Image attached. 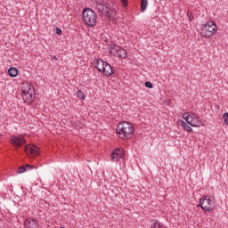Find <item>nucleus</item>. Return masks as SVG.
<instances>
[{
  "instance_id": "f257e3e1",
  "label": "nucleus",
  "mask_w": 228,
  "mask_h": 228,
  "mask_svg": "<svg viewBox=\"0 0 228 228\" xmlns=\"http://www.w3.org/2000/svg\"><path fill=\"white\" fill-rule=\"evenodd\" d=\"M116 133L122 140H131L133 133H134V126L129 122L123 121L117 126Z\"/></svg>"
},
{
  "instance_id": "f03ea898",
  "label": "nucleus",
  "mask_w": 228,
  "mask_h": 228,
  "mask_svg": "<svg viewBox=\"0 0 228 228\" xmlns=\"http://www.w3.org/2000/svg\"><path fill=\"white\" fill-rule=\"evenodd\" d=\"M94 67L99 72H102V74L107 77L113 76L115 72L113 70V67L102 59L94 61Z\"/></svg>"
},
{
  "instance_id": "7ed1b4c3",
  "label": "nucleus",
  "mask_w": 228,
  "mask_h": 228,
  "mask_svg": "<svg viewBox=\"0 0 228 228\" xmlns=\"http://www.w3.org/2000/svg\"><path fill=\"white\" fill-rule=\"evenodd\" d=\"M83 20L89 28H94L97 22V14L90 8H85L83 10Z\"/></svg>"
},
{
  "instance_id": "20e7f679",
  "label": "nucleus",
  "mask_w": 228,
  "mask_h": 228,
  "mask_svg": "<svg viewBox=\"0 0 228 228\" xmlns=\"http://www.w3.org/2000/svg\"><path fill=\"white\" fill-rule=\"evenodd\" d=\"M216 31H218V28L215 21H208L201 26V35L204 38H211L212 37H215Z\"/></svg>"
},
{
  "instance_id": "39448f33",
  "label": "nucleus",
  "mask_w": 228,
  "mask_h": 228,
  "mask_svg": "<svg viewBox=\"0 0 228 228\" xmlns=\"http://www.w3.org/2000/svg\"><path fill=\"white\" fill-rule=\"evenodd\" d=\"M21 90L24 102L31 104L33 102V96L35 95V87H33L31 83H26L23 85Z\"/></svg>"
},
{
  "instance_id": "423d86ee",
  "label": "nucleus",
  "mask_w": 228,
  "mask_h": 228,
  "mask_svg": "<svg viewBox=\"0 0 228 228\" xmlns=\"http://www.w3.org/2000/svg\"><path fill=\"white\" fill-rule=\"evenodd\" d=\"M95 10L101 15H105V17H111V8L108 3H105L104 0H96L95 1Z\"/></svg>"
},
{
  "instance_id": "0eeeda50",
  "label": "nucleus",
  "mask_w": 228,
  "mask_h": 228,
  "mask_svg": "<svg viewBox=\"0 0 228 228\" xmlns=\"http://www.w3.org/2000/svg\"><path fill=\"white\" fill-rule=\"evenodd\" d=\"M110 54L117 56L120 60H126L127 58V52L126 51V49H124L117 45H110Z\"/></svg>"
},
{
  "instance_id": "6e6552de",
  "label": "nucleus",
  "mask_w": 228,
  "mask_h": 228,
  "mask_svg": "<svg viewBox=\"0 0 228 228\" xmlns=\"http://www.w3.org/2000/svg\"><path fill=\"white\" fill-rule=\"evenodd\" d=\"M200 206L201 209H203V211L211 212L213 211V209H215V207L213 206V201L208 197H204L200 200V204L198 205V208Z\"/></svg>"
},
{
  "instance_id": "1a4fd4ad",
  "label": "nucleus",
  "mask_w": 228,
  "mask_h": 228,
  "mask_svg": "<svg viewBox=\"0 0 228 228\" xmlns=\"http://www.w3.org/2000/svg\"><path fill=\"white\" fill-rule=\"evenodd\" d=\"M25 152L28 156H38L40 154L39 148L32 144L25 146Z\"/></svg>"
},
{
  "instance_id": "9d476101",
  "label": "nucleus",
  "mask_w": 228,
  "mask_h": 228,
  "mask_svg": "<svg viewBox=\"0 0 228 228\" xmlns=\"http://www.w3.org/2000/svg\"><path fill=\"white\" fill-rule=\"evenodd\" d=\"M24 227L25 228H39L40 223H38V220L30 217L24 221Z\"/></svg>"
},
{
  "instance_id": "9b49d317",
  "label": "nucleus",
  "mask_w": 228,
  "mask_h": 228,
  "mask_svg": "<svg viewBox=\"0 0 228 228\" xmlns=\"http://www.w3.org/2000/svg\"><path fill=\"white\" fill-rule=\"evenodd\" d=\"M11 143L12 145H15L16 147H22V145L26 143V139H24V137L21 135L12 136L11 138Z\"/></svg>"
},
{
  "instance_id": "f8f14e48",
  "label": "nucleus",
  "mask_w": 228,
  "mask_h": 228,
  "mask_svg": "<svg viewBox=\"0 0 228 228\" xmlns=\"http://www.w3.org/2000/svg\"><path fill=\"white\" fill-rule=\"evenodd\" d=\"M35 168V166L27 164L25 166H21L18 168L17 174H24V172H28V170H33Z\"/></svg>"
},
{
  "instance_id": "ddd939ff",
  "label": "nucleus",
  "mask_w": 228,
  "mask_h": 228,
  "mask_svg": "<svg viewBox=\"0 0 228 228\" xmlns=\"http://www.w3.org/2000/svg\"><path fill=\"white\" fill-rule=\"evenodd\" d=\"M8 74L11 77H17V76H19V69L15 67H11L8 69Z\"/></svg>"
},
{
  "instance_id": "4468645a",
  "label": "nucleus",
  "mask_w": 228,
  "mask_h": 228,
  "mask_svg": "<svg viewBox=\"0 0 228 228\" xmlns=\"http://www.w3.org/2000/svg\"><path fill=\"white\" fill-rule=\"evenodd\" d=\"M180 126H181V127H183V129H185V131H187V133H191V131H193V128H191V126H190V125H188V123L184 122V120L180 121Z\"/></svg>"
},
{
  "instance_id": "2eb2a0df",
  "label": "nucleus",
  "mask_w": 228,
  "mask_h": 228,
  "mask_svg": "<svg viewBox=\"0 0 228 228\" xmlns=\"http://www.w3.org/2000/svg\"><path fill=\"white\" fill-rule=\"evenodd\" d=\"M183 118L184 120L187 122V124H190V126H191V127H199V125L196 124H192L191 123V118L190 117V115H188L187 113L183 114Z\"/></svg>"
},
{
  "instance_id": "dca6fc26",
  "label": "nucleus",
  "mask_w": 228,
  "mask_h": 228,
  "mask_svg": "<svg viewBox=\"0 0 228 228\" xmlns=\"http://www.w3.org/2000/svg\"><path fill=\"white\" fill-rule=\"evenodd\" d=\"M118 152V149H116L112 153H111V160L112 161H118V159H122V156H119L117 154Z\"/></svg>"
},
{
  "instance_id": "f3484780",
  "label": "nucleus",
  "mask_w": 228,
  "mask_h": 228,
  "mask_svg": "<svg viewBox=\"0 0 228 228\" xmlns=\"http://www.w3.org/2000/svg\"><path fill=\"white\" fill-rule=\"evenodd\" d=\"M149 2L147 0H141V12H145L147 10V6Z\"/></svg>"
},
{
  "instance_id": "a211bd4d",
  "label": "nucleus",
  "mask_w": 228,
  "mask_h": 228,
  "mask_svg": "<svg viewBox=\"0 0 228 228\" xmlns=\"http://www.w3.org/2000/svg\"><path fill=\"white\" fill-rule=\"evenodd\" d=\"M151 228H163V224H161L158 220H153Z\"/></svg>"
},
{
  "instance_id": "6ab92c4d",
  "label": "nucleus",
  "mask_w": 228,
  "mask_h": 228,
  "mask_svg": "<svg viewBox=\"0 0 228 228\" xmlns=\"http://www.w3.org/2000/svg\"><path fill=\"white\" fill-rule=\"evenodd\" d=\"M77 97H78V99H81V101H85L86 99V96L85 95V93H83V91H77Z\"/></svg>"
},
{
  "instance_id": "aec40b11",
  "label": "nucleus",
  "mask_w": 228,
  "mask_h": 228,
  "mask_svg": "<svg viewBox=\"0 0 228 228\" xmlns=\"http://www.w3.org/2000/svg\"><path fill=\"white\" fill-rule=\"evenodd\" d=\"M223 118H224V124L228 126V112L224 114Z\"/></svg>"
},
{
  "instance_id": "412c9836",
  "label": "nucleus",
  "mask_w": 228,
  "mask_h": 228,
  "mask_svg": "<svg viewBox=\"0 0 228 228\" xmlns=\"http://www.w3.org/2000/svg\"><path fill=\"white\" fill-rule=\"evenodd\" d=\"M187 17H188L189 20H191V21L193 20V19H195L193 17V14L190 11L187 12Z\"/></svg>"
},
{
  "instance_id": "4be33fe9",
  "label": "nucleus",
  "mask_w": 228,
  "mask_h": 228,
  "mask_svg": "<svg viewBox=\"0 0 228 228\" xmlns=\"http://www.w3.org/2000/svg\"><path fill=\"white\" fill-rule=\"evenodd\" d=\"M144 86H146V88H154V86L150 81H146L144 83Z\"/></svg>"
},
{
  "instance_id": "5701e85b",
  "label": "nucleus",
  "mask_w": 228,
  "mask_h": 228,
  "mask_svg": "<svg viewBox=\"0 0 228 228\" xmlns=\"http://www.w3.org/2000/svg\"><path fill=\"white\" fill-rule=\"evenodd\" d=\"M55 33H56V35H61V28H55Z\"/></svg>"
},
{
  "instance_id": "b1692460",
  "label": "nucleus",
  "mask_w": 228,
  "mask_h": 228,
  "mask_svg": "<svg viewBox=\"0 0 228 228\" xmlns=\"http://www.w3.org/2000/svg\"><path fill=\"white\" fill-rule=\"evenodd\" d=\"M121 3H123L124 6H127V0H121Z\"/></svg>"
},
{
  "instance_id": "393cba45",
  "label": "nucleus",
  "mask_w": 228,
  "mask_h": 228,
  "mask_svg": "<svg viewBox=\"0 0 228 228\" xmlns=\"http://www.w3.org/2000/svg\"><path fill=\"white\" fill-rule=\"evenodd\" d=\"M52 60H54L55 61H58V57H56V55H53V56L52 57Z\"/></svg>"
},
{
  "instance_id": "a878e982",
  "label": "nucleus",
  "mask_w": 228,
  "mask_h": 228,
  "mask_svg": "<svg viewBox=\"0 0 228 228\" xmlns=\"http://www.w3.org/2000/svg\"><path fill=\"white\" fill-rule=\"evenodd\" d=\"M117 154L118 155V157H119V156H122V151H120V150L118 149V151H117Z\"/></svg>"
},
{
  "instance_id": "bb28decb",
  "label": "nucleus",
  "mask_w": 228,
  "mask_h": 228,
  "mask_svg": "<svg viewBox=\"0 0 228 228\" xmlns=\"http://www.w3.org/2000/svg\"><path fill=\"white\" fill-rule=\"evenodd\" d=\"M191 124H194V123H193V119H191Z\"/></svg>"
}]
</instances>
